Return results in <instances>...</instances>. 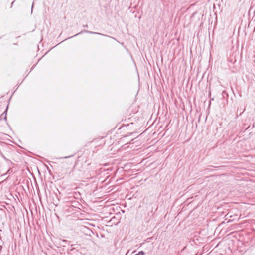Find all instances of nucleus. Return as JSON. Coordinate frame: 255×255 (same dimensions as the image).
<instances>
[{"label": "nucleus", "mask_w": 255, "mask_h": 255, "mask_svg": "<svg viewBox=\"0 0 255 255\" xmlns=\"http://www.w3.org/2000/svg\"><path fill=\"white\" fill-rule=\"evenodd\" d=\"M83 33H90V34H98V35H103L101 33H98V32H92V31H88V30H84L81 32H80L79 33L75 34V35L73 36H77L79 34H81ZM73 37V36H71L70 37H69V38H71Z\"/></svg>", "instance_id": "nucleus-1"}, {"label": "nucleus", "mask_w": 255, "mask_h": 255, "mask_svg": "<svg viewBox=\"0 0 255 255\" xmlns=\"http://www.w3.org/2000/svg\"><path fill=\"white\" fill-rule=\"evenodd\" d=\"M8 107V105L7 106V107H6V109L5 111L1 115V117L3 116L4 115V119L5 120H6V118H7L6 114H7V111Z\"/></svg>", "instance_id": "nucleus-2"}, {"label": "nucleus", "mask_w": 255, "mask_h": 255, "mask_svg": "<svg viewBox=\"0 0 255 255\" xmlns=\"http://www.w3.org/2000/svg\"><path fill=\"white\" fill-rule=\"evenodd\" d=\"M145 255V253L143 251H139L137 254H136L134 255Z\"/></svg>", "instance_id": "nucleus-3"}, {"label": "nucleus", "mask_w": 255, "mask_h": 255, "mask_svg": "<svg viewBox=\"0 0 255 255\" xmlns=\"http://www.w3.org/2000/svg\"><path fill=\"white\" fill-rule=\"evenodd\" d=\"M133 132H131V133H128V134H127L126 135H125L123 138H125V137H127L128 136H130L132 134H133Z\"/></svg>", "instance_id": "nucleus-4"}, {"label": "nucleus", "mask_w": 255, "mask_h": 255, "mask_svg": "<svg viewBox=\"0 0 255 255\" xmlns=\"http://www.w3.org/2000/svg\"><path fill=\"white\" fill-rule=\"evenodd\" d=\"M73 155H70V156H65V157H61L60 159H66V158H70L71 157H72Z\"/></svg>", "instance_id": "nucleus-5"}, {"label": "nucleus", "mask_w": 255, "mask_h": 255, "mask_svg": "<svg viewBox=\"0 0 255 255\" xmlns=\"http://www.w3.org/2000/svg\"><path fill=\"white\" fill-rule=\"evenodd\" d=\"M33 6H34V2L32 3V6H31V13H32V12H33Z\"/></svg>", "instance_id": "nucleus-6"}, {"label": "nucleus", "mask_w": 255, "mask_h": 255, "mask_svg": "<svg viewBox=\"0 0 255 255\" xmlns=\"http://www.w3.org/2000/svg\"><path fill=\"white\" fill-rule=\"evenodd\" d=\"M15 0H14L11 3V7L13 6V3L14 2Z\"/></svg>", "instance_id": "nucleus-7"}, {"label": "nucleus", "mask_w": 255, "mask_h": 255, "mask_svg": "<svg viewBox=\"0 0 255 255\" xmlns=\"http://www.w3.org/2000/svg\"><path fill=\"white\" fill-rule=\"evenodd\" d=\"M83 26L84 27H88V25H84Z\"/></svg>", "instance_id": "nucleus-8"}, {"label": "nucleus", "mask_w": 255, "mask_h": 255, "mask_svg": "<svg viewBox=\"0 0 255 255\" xmlns=\"http://www.w3.org/2000/svg\"><path fill=\"white\" fill-rule=\"evenodd\" d=\"M223 94H227H227L226 93V92H225V91H224L223 92Z\"/></svg>", "instance_id": "nucleus-9"}, {"label": "nucleus", "mask_w": 255, "mask_h": 255, "mask_svg": "<svg viewBox=\"0 0 255 255\" xmlns=\"http://www.w3.org/2000/svg\"><path fill=\"white\" fill-rule=\"evenodd\" d=\"M74 249V248H71V249H70V251H73Z\"/></svg>", "instance_id": "nucleus-10"}]
</instances>
